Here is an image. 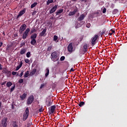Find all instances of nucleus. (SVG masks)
<instances>
[{"instance_id":"obj_1","label":"nucleus","mask_w":127,"mask_h":127,"mask_svg":"<svg viewBox=\"0 0 127 127\" xmlns=\"http://www.w3.org/2000/svg\"><path fill=\"white\" fill-rule=\"evenodd\" d=\"M51 59L54 62H56L59 60V55L57 52H53L51 55Z\"/></svg>"},{"instance_id":"obj_2","label":"nucleus","mask_w":127,"mask_h":127,"mask_svg":"<svg viewBox=\"0 0 127 127\" xmlns=\"http://www.w3.org/2000/svg\"><path fill=\"white\" fill-rule=\"evenodd\" d=\"M29 116V109H28V107H27L26 108L25 112L23 115V121L24 122H25V121H26Z\"/></svg>"},{"instance_id":"obj_3","label":"nucleus","mask_w":127,"mask_h":127,"mask_svg":"<svg viewBox=\"0 0 127 127\" xmlns=\"http://www.w3.org/2000/svg\"><path fill=\"white\" fill-rule=\"evenodd\" d=\"M99 37V36L98 35H95L93 37L91 38V45L92 46H94V45H96V43L97 42V39H98V38Z\"/></svg>"},{"instance_id":"obj_4","label":"nucleus","mask_w":127,"mask_h":127,"mask_svg":"<svg viewBox=\"0 0 127 127\" xmlns=\"http://www.w3.org/2000/svg\"><path fill=\"white\" fill-rule=\"evenodd\" d=\"M29 31H30V29H29V28H27V29L23 34V36H22L23 39H26V37L28 36V33H29Z\"/></svg>"},{"instance_id":"obj_5","label":"nucleus","mask_w":127,"mask_h":127,"mask_svg":"<svg viewBox=\"0 0 127 127\" xmlns=\"http://www.w3.org/2000/svg\"><path fill=\"white\" fill-rule=\"evenodd\" d=\"M6 122H7V118H4L1 120V125L2 127H6V126H7V123H6Z\"/></svg>"},{"instance_id":"obj_6","label":"nucleus","mask_w":127,"mask_h":127,"mask_svg":"<svg viewBox=\"0 0 127 127\" xmlns=\"http://www.w3.org/2000/svg\"><path fill=\"white\" fill-rule=\"evenodd\" d=\"M26 29V25L25 24H24L21 26L20 27L19 32L20 34H22V32L24 31Z\"/></svg>"},{"instance_id":"obj_7","label":"nucleus","mask_w":127,"mask_h":127,"mask_svg":"<svg viewBox=\"0 0 127 127\" xmlns=\"http://www.w3.org/2000/svg\"><path fill=\"white\" fill-rule=\"evenodd\" d=\"M2 72L6 75L7 77H10V75H11V72H10V71L7 70L6 68H4Z\"/></svg>"},{"instance_id":"obj_8","label":"nucleus","mask_w":127,"mask_h":127,"mask_svg":"<svg viewBox=\"0 0 127 127\" xmlns=\"http://www.w3.org/2000/svg\"><path fill=\"white\" fill-rule=\"evenodd\" d=\"M33 101H34V98L33 96H30L27 100V103L28 105H31Z\"/></svg>"},{"instance_id":"obj_9","label":"nucleus","mask_w":127,"mask_h":127,"mask_svg":"<svg viewBox=\"0 0 127 127\" xmlns=\"http://www.w3.org/2000/svg\"><path fill=\"white\" fill-rule=\"evenodd\" d=\"M78 11V8L76 7L73 11L69 12L68 15L69 16H72V15H74L76 12Z\"/></svg>"},{"instance_id":"obj_10","label":"nucleus","mask_w":127,"mask_h":127,"mask_svg":"<svg viewBox=\"0 0 127 127\" xmlns=\"http://www.w3.org/2000/svg\"><path fill=\"white\" fill-rule=\"evenodd\" d=\"M57 5H55L54 7H52V8L50 10V14L53 13L54 12H55L56 11V9H57L58 7Z\"/></svg>"},{"instance_id":"obj_11","label":"nucleus","mask_w":127,"mask_h":127,"mask_svg":"<svg viewBox=\"0 0 127 127\" xmlns=\"http://www.w3.org/2000/svg\"><path fill=\"white\" fill-rule=\"evenodd\" d=\"M54 112H55V106L53 105L51 107V109L49 111V114H50V115H51L52 114H54Z\"/></svg>"},{"instance_id":"obj_12","label":"nucleus","mask_w":127,"mask_h":127,"mask_svg":"<svg viewBox=\"0 0 127 127\" xmlns=\"http://www.w3.org/2000/svg\"><path fill=\"white\" fill-rule=\"evenodd\" d=\"M39 36H41V37H42V36L44 37L46 36V29H44L40 33Z\"/></svg>"},{"instance_id":"obj_13","label":"nucleus","mask_w":127,"mask_h":127,"mask_svg":"<svg viewBox=\"0 0 127 127\" xmlns=\"http://www.w3.org/2000/svg\"><path fill=\"white\" fill-rule=\"evenodd\" d=\"M67 49L68 52H72L73 51V46L72 45V43H70L69 44L68 47H67Z\"/></svg>"},{"instance_id":"obj_14","label":"nucleus","mask_w":127,"mask_h":127,"mask_svg":"<svg viewBox=\"0 0 127 127\" xmlns=\"http://www.w3.org/2000/svg\"><path fill=\"white\" fill-rule=\"evenodd\" d=\"M24 13H25V9H24L19 12V14L17 16L16 18H19L20 17V16L23 15V14H24Z\"/></svg>"},{"instance_id":"obj_15","label":"nucleus","mask_w":127,"mask_h":127,"mask_svg":"<svg viewBox=\"0 0 127 127\" xmlns=\"http://www.w3.org/2000/svg\"><path fill=\"white\" fill-rule=\"evenodd\" d=\"M84 18H85V14H82L80 15V16L77 19V20L78 21H82V20H83V19H84Z\"/></svg>"},{"instance_id":"obj_16","label":"nucleus","mask_w":127,"mask_h":127,"mask_svg":"<svg viewBox=\"0 0 127 127\" xmlns=\"http://www.w3.org/2000/svg\"><path fill=\"white\" fill-rule=\"evenodd\" d=\"M83 51L84 52H87L88 51V45L85 44L83 45Z\"/></svg>"},{"instance_id":"obj_17","label":"nucleus","mask_w":127,"mask_h":127,"mask_svg":"<svg viewBox=\"0 0 127 127\" xmlns=\"http://www.w3.org/2000/svg\"><path fill=\"white\" fill-rule=\"evenodd\" d=\"M22 64H23V63H22V61L20 62L19 65H17L16 68V71H18V69L20 68H21V67L22 66Z\"/></svg>"},{"instance_id":"obj_18","label":"nucleus","mask_w":127,"mask_h":127,"mask_svg":"<svg viewBox=\"0 0 127 127\" xmlns=\"http://www.w3.org/2000/svg\"><path fill=\"white\" fill-rule=\"evenodd\" d=\"M35 73H36V68H34L30 73V76H33L35 75Z\"/></svg>"},{"instance_id":"obj_19","label":"nucleus","mask_w":127,"mask_h":127,"mask_svg":"<svg viewBox=\"0 0 127 127\" xmlns=\"http://www.w3.org/2000/svg\"><path fill=\"white\" fill-rule=\"evenodd\" d=\"M37 37V34L34 33V34H33L31 36L30 38H31V39H35V40H36Z\"/></svg>"},{"instance_id":"obj_20","label":"nucleus","mask_w":127,"mask_h":127,"mask_svg":"<svg viewBox=\"0 0 127 127\" xmlns=\"http://www.w3.org/2000/svg\"><path fill=\"white\" fill-rule=\"evenodd\" d=\"M27 94L26 93L23 94L22 95L20 96V98L22 101H23L25 98H26Z\"/></svg>"},{"instance_id":"obj_21","label":"nucleus","mask_w":127,"mask_h":127,"mask_svg":"<svg viewBox=\"0 0 127 127\" xmlns=\"http://www.w3.org/2000/svg\"><path fill=\"white\" fill-rule=\"evenodd\" d=\"M45 72H46L45 77H48V75H49V68H47L45 70Z\"/></svg>"},{"instance_id":"obj_22","label":"nucleus","mask_w":127,"mask_h":127,"mask_svg":"<svg viewBox=\"0 0 127 127\" xmlns=\"http://www.w3.org/2000/svg\"><path fill=\"white\" fill-rule=\"evenodd\" d=\"M62 12H63V9H61L56 12V15H58L59 14H60V13H62Z\"/></svg>"},{"instance_id":"obj_23","label":"nucleus","mask_w":127,"mask_h":127,"mask_svg":"<svg viewBox=\"0 0 127 127\" xmlns=\"http://www.w3.org/2000/svg\"><path fill=\"white\" fill-rule=\"evenodd\" d=\"M30 43H31V45H35V44H36V40L31 39Z\"/></svg>"},{"instance_id":"obj_24","label":"nucleus","mask_w":127,"mask_h":127,"mask_svg":"<svg viewBox=\"0 0 127 127\" xmlns=\"http://www.w3.org/2000/svg\"><path fill=\"white\" fill-rule=\"evenodd\" d=\"M11 127H18V126H17V124L16 123V122L15 121L13 122Z\"/></svg>"},{"instance_id":"obj_25","label":"nucleus","mask_w":127,"mask_h":127,"mask_svg":"<svg viewBox=\"0 0 127 127\" xmlns=\"http://www.w3.org/2000/svg\"><path fill=\"white\" fill-rule=\"evenodd\" d=\"M26 52V50L25 49H21L20 53L21 55H23V54H24Z\"/></svg>"},{"instance_id":"obj_26","label":"nucleus","mask_w":127,"mask_h":127,"mask_svg":"<svg viewBox=\"0 0 127 127\" xmlns=\"http://www.w3.org/2000/svg\"><path fill=\"white\" fill-rule=\"evenodd\" d=\"M12 85V83L10 81L7 82L6 86V87H7L8 88H9V87H11V86Z\"/></svg>"},{"instance_id":"obj_27","label":"nucleus","mask_w":127,"mask_h":127,"mask_svg":"<svg viewBox=\"0 0 127 127\" xmlns=\"http://www.w3.org/2000/svg\"><path fill=\"white\" fill-rule=\"evenodd\" d=\"M53 2H54L53 0H48V1H47V5H49L50 3H52Z\"/></svg>"},{"instance_id":"obj_28","label":"nucleus","mask_w":127,"mask_h":127,"mask_svg":"<svg viewBox=\"0 0 127 127\" xmlns=\"http://www.w3.org/2000/svg\"><path fill=\"white\" fill-rule=\"evenodd\" d=\"M36 5H37V2H35L34 3H33L31 5V8H33V7H35V6H36Z\"/></svg>"},{"instance_id":"obj_29","label":"nucleus","mask_w":127,"mask_h":127,"mask_svg":"<svg viewBox=\"0 0 127 127\" xmlns=\"http://www.w3.org/2000/svg\"><path fill=\"white\" fill-rule=\"evenodd\" d=\"M28 75H29V71H27L24 74V77L27 78V77H28Z\"/></svg>"},{"instance_id":"obj_30","label":"nucleus","mask_w":127,"mask_h":127,"mask_svg":"<svg viewBox=\"0 0 127 127\" xmlns=\"http://www.w3.org/2000/svg\"><path fill=\"white\" fill-rule=\"evenodd\" d=\"M14 89H15V85L12 86L10 88V93H12L13 91L14 90Z\"/></svg>"},{"instance_id":"obj_31","label":"nucleus","mask_w":127,"mask_h":127,"mask_svg":"<svg viewBox=\"0 0 127 127\" xmlns=\"http://www.w3.org/2000/svg\"><path fill=\"white\" fill-rule=\"evenodd\" d=\"M51 105H52V103H51V101H47V107H50V106H51Z\"/></svg>"},{"instance_id":"obj_32","label":"nucleus","mask_w":127,"mask_h":127,"mask_svg":"<svg viewBox=\"0 0 127 127\" xmlns=\"http://www.w3.org/2000/svg\"><path fill=\"white\" fill-rule=\"evenodd\" d=\"M118 12H119V10L117 9H115L113 11L112 13L113 14H116Z\"/></svg>"},{"instance_id":"obj_33","label":"nucleus","mask_w":127,"mask_h":127,"mask_svg":"<svg viewBox=\"0 0 127 127\" xmlns=\"http://www.w3.org/2000/svg\"><path fill=\"white\" fill-rule=\"evenodd\" d=\"M85 105V102H80L79 104H78V106L79 107H83Z\"/></svg>"},{"instance_id":"obj_34","label":"nucleus","mask_w":127,"mask_h":127,"mask_svg":"<svg viewBox=\"0 0 127 127\" xmlns=\"http://www.w3.org/2000/svg\"><path fill=\"white\" fill-rule=\"evenodd\" d=\"M24 45H25V42L22 41L20 44V48H21V47H22V46H24Z\"/></svg>"},{"instance_id":"obj_35","label":"nucleus","mask_w":127,"mask_h":127,"mask_svg":"<svg viewBox=\"0 0 127 127\" xmlns=\"http://www.w3.org/2000/svg\"><path fill=\"white\" fill-rule=\"evenodd\" d=\"M52 49V45H50L48 47L47 51H50Z\"/></svg>"},{"instance_id":"obj_36","label":"nucleus","mask_w":127,"mask_h":127,"mask_svg":"<svg viewBox=\"0 0 127 127\" xmlns=\"http://www.w3.org/2000/svg\"><path fill=\"white\" fill-rule=\"evenodd\" d=\"M36 31H37V30H36L35 28H33L31 29V33H34V32H36Z\"/></svg>"},{"instance_id":"obj_37","label":"nucleus","mask_w":127,"mask_h":127,"mask_svg":"<svg viewBox=\"0 0 127 127\" xmlns=\"http://www.w3.org/2000/svg\"><path fill=\"white\" fill-rule=\"evenodd\" d=\"M26 57L27 58H29V57H30V52H28L27 53Z\"/></svg>"},{"instance_id":"obj_38","label":"nucleus","mask_w":127,"mask_h":127,"mask_svg":"<svg viewBox=\"0 0 127 127\" xmlns=\"http://www.w3.org/2000/svg\"><path fill=\"white\" fill-rule=\"evenodd\" d=\"M86 26L87 28H90V27H91V24L90 23H88L86 24Z\"/></svg>"},{"instance_id":"obj_39","label":"nucleus","mask_w":127,"mask_h":127,"mask_svg":"<svg viewBox=\"0 0 127 127\" xmlns=\"http://www.w3.org/2000/svg\"><path fill=\"white\" fill-rule=\"evenodd\" d=\"M57 39H58V36L55 35L54 36V41H56V40H57Z\"/></svg>"},{"instance_id":"obj_40","label":"nucleus","mask_w":127,"mask_h":127,"mask_svg":"<svg viewBox=\"0 0 127 127\" xmlns=\"http://www.w3.org/2000/svg\"><path fill=\"white\" fill-rule=\"evenodd\" d=\"M60 60H61V61H64V60H65V57H64V56L61 57Z\"/></svg>"},{"instance_id":"obj_41","label":"nucleus","mask_w":127,"mask_h":127,"mask_svg":"<svg viewBox=\"0 0 127 127\" xmlns=\"http://www.w3.org/2000/svg\"><path fill=\"white\" fill-rule=\"evenodd\" d=\"M23 70H22L21 71V73H20V75H19V77H20V78H21L22 77V75H23Z\"/></svg>"},{"instance_id":"obj_42","label":"nucleus","mask_w":127,"mask_h":127,"mask_svg":"<svg viewBox=\"0 0 127 127\" xmlns=\"http://www.w3.org/2000/svg\"><path fill=\"white\" fill-rule=\"evenodd\" d=\"M18 82L20 83V84H22V83H23V79H20Z\"/></svg>"},{"instance_id":"obj_43","label":"nucleus","mask_w":127,"mask_h":127,"mask_svg":"<svg viewBox=\"0 0 127 127\" xmlns=\"http://www.w3.org/2000/svg\"><path fill=\"white\" fill-rule=\"evenodd\" d=\"M39 112L40 113H42V112H43V107H41L39 110Z\"/></svg>"},{"instance_id":"obj_44","label":"nucleus","mask_w":127,"mask_h":127,"mask_svg":"<svg viewBox=\"0 0 127 127\" xmlns=\"http://www.w3.org/2000/svg\"><path fill=\"white\" fill-rule=\"evenodd\" d=\"M24 61H25V63H29V60L28 59H25Z\"/></svg>"},{"instance_id":"obj_45","label":"nucleus","mask_w":127,"mask_h":127,"mask_svg":"<svg viewBox=\"0 0 127 127\" xmlns=\"http://www.w3.org/2000/svg\"><path fill=\"white\" fill-rule=\"evenodd\" d=\"M106 11H107V9H106V8H104L103 9V13H106Z\"/></svg>"},{"instance_id":"obj_46","label":"nucleus","mask_w":127,"mask_h":127,"mask_svg":"<svg viewBox=\"0 0 127 127\" xmlns=\"http://www.w3.org/2000/svg\"><path fill=\"white\" fill-rule=\"evenodd\" d=\"M44 84H42L41 85V86H40V89H42L43 88H44Z\"/></svg>"},{"instance_id":"obj_47","label":"nucleus","mask_w":127,"mask_h":127,"mask_svg":"<svg viewBox=\"0 0 127 127\" xmlns=\"http://www.w3.org/2000/svg\"><path fill=\"white\" fill-rule=\"evenodd\" d=\"M36 12H37V11H34L32 13V15H35L36 14Z\"/></svg>"},{"instance_id":"obj_48","label":"nucleus","mask_w":127,"mask_h":127,"mask_svg":"<svg viewBox=\"0 0 127 127\" xmlns=\"http://www.w3.org/2000/svg\"><path fill=\"white\" fill-rule=\"evenodd\" d=\"M16 71H12V75H16Z\"/></svg>"},{"instance_id":"obj_49","label":"nucleus","mask_w":127,"mask_h":127,"mask_svg":"<svg viewBox=\"0 0 127 127\" xmlns=\"http://www.w3.org/2000/svg\"><path fill=\"white\" fill-rule=\"evenodd\" d=\"M74 68H71L70 69V71H71V72H74Z\"/></svg>"},{"instance_id":"obj_50","label":"nucleus","mask_w":127,"mask_h":127,"mask_svg":"<svg viewBox=\"0 0 127 127\" xmlns=\"http://www.w3.org/2000/svg\"><path fill=\"white\" fill-rule=\"evenodd\" d=\"M6 83V81H4L2 83L1 85H5Z\"/></svg>"},{"instance_id":"obj_51","label":"nucleus","mask_w":127,"mask_h":127,"mask_svg":"<svg viewBox=\"0 0 127 127\" xmlns=\"http://www.w3.org/2000/svg\"><path fill=\"white\" fill-rule=\"evenodd\" d=\"M2 46V42L0 43V47H1Z\"/></svg>"},{"instance_id":"obj_52","label":"nucleus","mask_w":127,"mask_h":127,"mask_svg":"<svg viewBox=\"0 0 127 127\" xmlns=\"http://www.w3.org/2000/svg\"><path fill=\"white\" fill-rule=\"evenodd\" d=\"M2 69V67L1 66V64H0V70Z\"/></svg>"},{"instance_id":"obj_53","label":"nucleus","mask_w":127,"mask_h":127,"mask_svg":"<svg viewBox=\"0 0 127 127\" xmlns=\"http://www.w3.org/2000/svg\"><path fill=\"white\" fill-rule=\"evenodd\" d=\"M50 19H54V17L53 16H52L50 17Z\"/></svg>"},{"instance_id":"obj_54","label":"nucleus","mask_w":127,"mask_h":127,"mask_svg":"<svg viewBox=\"0 0 127 127\" xmlns=\"http://www.w3.org/2000/svg\"><path fill=\"white\" fill-rule=\"evenodd\" d=\"M0 107H1V102H0Z\"/></svg>"},{"instance_id":"obj_55","label":"nucleus","mask_w":127,"mask_h":127,"mask_svg":"<svg viewBox=\"0 0 127 127\" xmlns=\"http://www.w3.org/2000/svg\"><path fill=\"white\" fill-rule=\"evenodd\" d=\"M96 14H99V12H97L96 13Z\"/></svg>"},{"instance_id":"obj_56","label":"nucleus","mask_w":127,"mask_h":127,"mask_svg":"<svg viewBox=\"0 0 127 127\" xmlns=\"http://www.w3.org/2000/svg\"><path fill=\"white\" fill-rule=\"evenodd\" d=\"M112 32H113V33H115V31L112 30Z\"/></svg>"},{"instance_id":"obj_57","label":"nucleus","mask_w":127,"mask_h":127,"mask_svg":"<svg viewBox=\"0 0 127 127\" xmlns=\"http://www.w3.org/2000/svg\"><path fill=\"white\" fill-rule=\"evenodd\" d=\"M73 1H75V0H72Z\"/></svg>"},{"instance_id":"obj_58","label":"nucleus","mask_w":127,"mask_h":127,"mask_svg":"<svg viewBox=\"0 0 127 127\" xmlns=\"http://www.w3.org/2000/svg\"><path fill=\"white\" fill-rule=\"evenodd\" d=\"M12 109H13V105L12 106Z\"/></svg>"},{"instance_id":"obj_59","label":"nucleus","mask_w":127,"mask_h":127,"mask_svg":"<svg viewBox=\"0 0 127 127\" xmlns=\"http://www.w3.org/2000/svg\"><path fill=\"white\" fill-rule=\"evenodd\" d=\"M112 34H113V33H110V35H112Z\"/></svg>"},{"instance_id":"obj_60","label":"nucleus","mask_w":127,"mask_h":127,"mask_svg":"<svg viewBox=\"0 0 127 127\" xmlns=\"http://www.w3.org/2000/svg\"><path fill=\"white\" fill-rule=\"evenodd\" d=\"M123 1H124L125 0H122Z\"/></svg>"},{"instance_id":"obj_61","label":"nucleus","mask_w":127,"mask_h":127,"mask_svg":"<svg viewBox=\"0 0 127 127\" xmlns=\"http://www.w3.org/2000/svg\"><path fill=\"white\" fill-rule=\"evenodd\" d=\"M75 28H77V27L75 26Z\"/></svg>"},{"instance_id":"obj_62","label":"nucleus","mask_w":127,"mask_h":127,"mask_svg":"<svg viewBox=\"0 0 127 127\" xmlns=\"http://www.w3.org/2000/svg\"><path fill=\"white\" fill-rule=\"evenodd\" d=\"M3 34H4V33H3Z\"/></svg>"},{"instance_id":"obj_63","label":"nucleus","mask_w":127,"mask_h":127,"mask_svg":"<svg viewBox=\"0 0 127 127\" xmlns=\"http://www.w3.org/2000/svg\"><path fill=\"white\" fill-rule=\"evenodd\" d=\"M83 23H84V22H82Z\"/></svg>"}]
</instances>
